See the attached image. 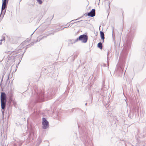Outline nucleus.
<instances>
[{"mask_svg": "<svg viewBox=\"0 0 146 146\" xmlns=\"http://www.w3.org/2000/svg\"><path fill=\"white\" fill-rule=\"evenodd\" d=\"M134 31L130 32L127 35L125 40V44L123 50L121 53L119 62L117 65V69L116 71L117 73H119V76H121L123 71L126 59L128 53L134 37Z\"/></svg>", "mask_w": 146, "mask_h": 146, "instance_id": "f257e3e1", "label": "nucleus"}, {"mask_svg": "<svg viewBox=\"0 0 146 146\" xmlns=\"http://www.w3.org/2000/svg\"><path fill=\"white\" fill-rule=\"evenodd\" d=\"M58 88H53L48 90L46 96L44 94V93L41 90H38V88H35L34 89V95L35 98L34 102L36 103L39 102H43L46 100L47 99H51L53 97Z\"/></svg>", "mask_w": 146, "mask_h": 146, "instance_id": "f03ea898", "label": "nucleus"}, {"mask_svg": "<svg viewBox=\"0 0 146 146\" xmlns=\"http://www.w3.org/2000/svg\"><path fill=\"white\" fill-rule=\"evenodd\" d=\"M0 100L1 112L3 114V116L4 111H5V108L6 107V102L7 101L6 94L5 92H1Z\"/></svg>", "mask_w": 146, "mask_h": 146, "instance_id": "7ed1b4c3", "label": "nucleus"}, {"mask_svg": "<svg viewBox=\"0 0 146 146\" xmlns=\"http://www.w3.org/2000/svg\"><path fill=\"white\" fill-rule=\"evenodd\" d=\"M88 38V36L87 35L85 34L81 35L76 39L70 40L68 43V45H70V44L72 45L73 43H74L79 40L81 41L83 43H85L87 42Z\"/></svg>", "mask_w": 146, "mask_h": 146, "instance_id": "20e7f679", "label": "nucleus"}, {"mask_svg": "<svg viewBox=\"0 0 146 146\" xmlns=\"http://www.w3.org/2000/svg\"><path fill=\"white\" fill-rule=\"evenodd\" d=\"M80 137L81 141L86 145L88 143L87 136V133L85 131V130H81L80 131Z\"/></svg>", "mask_w": 146, "mask_h": 146, "instance_id": "39448f33", "label": "nucleus"}, {"mask_svg": "<svg viewBox=\"0 0 146 146\" xmlns=\"http://www.w3.org/2000/svg\"><path fill=\"white\" fill-rule=\"evenodd\" d=\"M29 40H30L29 39L27 38L25 41L23 42L20 44V45L19 46V47L17 49V50H18L15 51V53H17L20 52H21V50L22 49L24 48V46L26 44L25 43H26L27 42H28Z\"/></svg>", "mask_w": 146, "mask_h": 146, "instance_id": "423d86ee", "label": "nucleus"}, {"mask_svg": "<svg viewBox=\"0 0 146 146\" xmlns=\"http://www.w3.org/2000/svg\"><path fill=\"white\" fill-rule=\"evenodd\" d=\"M42 128L44 129H46L48 128L49 126V123L48 121L46 119L43 117L42 118Z\"/></svg>", "mask_w": 146, "mask_h": 146, "instance_id": "0eeeda50", "label": "nucleus"}, {"mask_svg": "<svg viewBox=\"0 0 146 146\" xmlns=\"http://www.w3.org/2000/svg\"><path fill=\"white\" fill-rule=\"evenodd\" d=\"M34 132V129L32 127H31L30 129L29 133L28 135V137L27 138V139L29 141L33 140V137H34L33 136Z\"/></svg>", "mask_w": 146, "mask_h": 146, "instance_id": "6e6552de", "label": "nucleus"}, {"mask_svg": "<svg viewBox=\"0 0 146 146\" xmlns=\"http://www.w3.org/2000/svg\"><path fill=\"white\" fill-rule=\"evenodd\" d=\"M96 15V10L95 9H92L91 11L88 13H85L84 15L89 17H93L95 16Z\"/></svg>", "mask_w": 146, "mask_h": 146, "instance_id": "1a4fd4ad", "label": "nucleus"}, {"mask_svg": "<svg viewBox=\"0 0 146 146\" xmlns=\"http://www.w3.org/2000/svg\"><path fill=\"white\" fill-rule=\"evenodd\" d=\"M8 96L9 98V106H10L11 102L13 101V93L12 91H10Z\"/></svg>", "mask_w": 146, "mask_h": 146, "instance_id": "9d476101", "label": "nucleus"}, {"mask_svg": "<svg viewBox=\"0 0 146 146\" xmlns=\"http://www.w3.org/2000/svg\"><path fill=\"white\" fill-rule=\"evenodd\" d=\"M61 26L59 28H58L56 29H55L51 30L50 31H50L52 32H53V33H54L60 31L62 30L64 28H68V27H64L63 29H61Z\"/></svg>", "mask_w": 146, "mask_h": 146, "instance_id": "9b49d317", "label": "nucleus"}, {"mask_svg": "<svg viewBox=\"0 0 146 146\" xmlns=\"http://www.w3.org/2000/svg\"><path fill=\"white\" fill-rule=\"evenodd\" d=\"M100 37L101 39L102 40V42H104V39L105 38L104 37V34L103 32L102 31H100Z\"/></svg>", "mask_w": 146, "mask_h": 146, "instance_id": "f8f14e48", "label": "nucleus"}, {"mask_svg": "<svg viewBox=\"0 0 146 146\" xmlns=\"http://www.w3.org/2000/svg\"><path fill=\"white\" fill-rule=\"evenodd\" d=\"M34 44V42H33L27 45L26 46V48L25 49V50L24 52H25L26 49L27 48H29V47H31V46L33 45Z\"/></svg>", "mask_w": 146, "mask_h": 146, "instance_id": "ddd939ff", "label": "nucleus"}, {"mask_svg": "<svg viewBox=\"0 0 146 146\" xmlns=\"http://www.w3.org/2000/svg\"><path fill=\"white\" fill-rule=\"evenodd\" d=\"M42 141V139L41 138L38 137L37 140V143L36 144V145L38 146L41 143Z\"/></svg>", "mask_w": 146, "mask_h": 146, "instance_id": "4468645a", "label": "nucleus"}, {"mask_svg": "<svg viewBox=\"0 0 146 146\" xmlns=\"http://www.w3.org/2000/svg\"><path fill=\"white\" fill-rule=\"evenodd\" d=\"M97 47L100 49H102L103 48V45L101 42H99L97 44Z\"/></svg>", "mask_w": 146, "mask_h": 146, "instance_id": "2eb2a0df", "label": "nucleus"}, {"mask_svg": "<svg viewBox=\"0 0 146 146\" xmlns=\"http://www.w3.org/2000/svg\"><path fill=\"white\" fill-rule=\"evenodd\" d=\"M25 53V52H24L23 54H20L17 55L15 56H17V57H20V59H19V61H21V59L23 56V55L24 54V53Z\"/></svg>", "mask_w": 146, "mask_h": 146, "instance_id": "dca6fc26", "label": "nucleus"}, {"mask_svg": "<svg viewBox=\"0 0 146 146\" xmlns=\"http://www.w3.org/2000/svg\"><path fill=\"white\" fill-rule=\"evenodd\" d=\"M25 53V52H24L23 54H20L17 55L15 56H17V57H20V59H19V61H21V59L23 56V55L24 54V53Z\"/></svg>", "mask_w": 146, "mask_h": 146, "instance_id": "f3484780", "label": "nucleus"}, {"mask_svg": "<svg viewBox=\"0 0 146 146\" xmlns=\"http://www.w3.org/2000/svg\"><path fill=\"white\" fill-rule=\"evenodd\" d=\"M37 2L40 5L42 3V0H36Z\"/></svg>", "mask_w": 146, "mask_h": 146, "instance_id": "a211bd4d", "label": "nucleus"}, {"mask_svg": "<svg viewBox=\"0 0 146 146\" xmlns=\"http://www.w3.org/2000/svg\"><path fill=\"white\" fill-rule=\"evenodd\" d=\"M109 54V51L108 52L107 55V62L108 63V66H109V63H108V55Z\"/></svg>", "mask_w": 146, "mask_h": 146, "instance_id": "6ab92c4d", "label": "nucleus"}, {"mask_svg": "<svg viewBox=\"0 0 146 146\" xmlns=\"http://www.w3.org/2000/svg\"><path fill=\"white\" fill-rule=\"evenodd\" d=\"M77 21V22H74V23H71L68 26V27L69 26H71L73 24H74L75 23H76L78 22H80L81 21Z\"/></svg>", "mask_w": 146, "mask_h": 146, "instance_id": "aec40b11", "label": "nucleus"}, {"mask_svg": "<svg viewBox=\"0 0 146 146\" xmlns=\"http://www.w3.org/2000/svg\"><path fill=\"white\" fill-rule=\"evenodd\" d=\"M51 31H49V32H49L50 33H48L47 34V36H48L51 34H52V35H54V33H53V32L52 33H51Z\"/></svg>", "mask_w": 146, "mask_h": 146, "instance_id": "412c9836", "label": "nucleus"}, {"mask_svg": "<svg viewBox=\"0 0 146 146\" xmlns=\"http://www.w3.org/2000/svg\"><path fill=\"white\" fill-rule=\"evenodd\" d=\"M83 16L79 17V18H78L77 19H74V20H72L69 23H70L72 21H76V20H78V19H80L82 17H83Z\"/></svg>", "mask_w": 146, "mask_h": 146, "instance_id": "4be33fe9", "label": "nucleus"}, {"mask_svg": "<svg viewBox=\"0 0 146 146\" xmlns=\"http://www.w3.org/2000/svg\"><path fill=\"white\" fill-rule=\"evenodd\" d=\"M77 55H74V57H71V58L73 60V61H74V60L75 58H76L77 57Z\"/></svg>", "mask_w": 146, "mask_h": 146, "instance_id": "5701e85b", "label": "nucleus"}, {"mask_svg": "<svg viewBox=\"0 0 146 146\" xmlns=\"http://www.w3.org/2000/svg\"><path fill=\"white\" fill-rule=\"evenodd\" d=\"M117 44L116 42H114V46H115V49L116 51V48H117Z\"/></svg>", "mask_w": 146, "mask_h": 146, "instance_id": "b1692460", "label": "nucleus"}, {"mask_svg": "<svg viewBox=\"0 0 146 146\" xmlns=\"http://www.w3.org/2000/svg\"><path fill=\"white\" fill-rule=\"evenodd\" d=\"M113 119L114 120H116L117 119V117L116 116H113Z\"/></svg>", "mask_w": 146, "mask_h": 146, "instance_id": "393cba45", "label": "nucleus"}, {"mask_svg": "<svg viewBox=\"0 0 146 146\" xmlns=\"http://www.w3.org/2000/svg\"><path fill=\"white\" fill-rule=\"evenodd\" d=\"M102 66H103L105 67L106 66V64H103L102 65H101Z\"/></svg>", "mask_w": 146, "mask_h": 146, "instance_id": "a878e982", "label": "nucleus"}, {"mask_svg": "<svg viewBox=\"0 0 146 146\" xmlns=\"http://www.w3.org/2000/svg\"><path fill=\"white\" fill-rule=\"evenodd\" d=\"M2 39H5V36L4 35H3L2 36Z\"/></svg>", "mask_w": 146, "mask_h": 146, "instance_id": "bb28decb", "label": "nucleus"}, {"mask_svg": "<svg viewBox=\"0 0 146 146\" xmlns=\"http://www.w3.org/2000/svg\"><path fill=\"white\" fill-rule=\"evenodd\" d=\"M38 41H40V40H42V38H39V37H38Z\"/></svg>", "mask_w": 146, "mask_h": 146, "instance_id": "cd10ccee", "label": "nucleus"}, {"mask_svg": "<svg viewBox=\"0 0 146 146\" xmlns=\"http://www.w3.org/2000/svg\"><path fill=\"white\" fill-rule=\"evenodd\" d=\"M47 36V35L46 36H43V37H42V39H43L44 38L46 37Z\"/></svg>", "mask_w": 146, "mask_h": 146, "instance_id": "c85d7f7f", "label": "nucleus"}, {"mask_svg": "<svg viewBox=\"0 0 146 146\" xmlns=\"http://www.w3.org/2000/svg\"><path fill=\"white\" fill-rule=\"evenodd\" d=\"M4 40H5L4 39H1L0 40V41H1V42L2 41H4Z\"/></svg>", "mask_w": 146, "mask_h": 146, "instance_id": "c756f323", "label": "nucleus"}, {"mask_svg": "<svg viewBox=\"0 0 146 146\" xmlns=\"http://www.w3.org/2000/svg\"><path fill=\"white\" fill-rule=\"evenodd\" d=\"M39 42L38 39H37L36 41H34V42Z\"/></svg>", "mask_w": 146, "mask_h": 146, "instance_id": "7c9ffc66", "label": "nucleus"}, {"mask_svg": "<svg viewBox=\"0 0 146 146\" xmlns=\"http://www.w3.org/2000/svg\"><path fill=\"white\" fill-rule=\"evenodd\" d=\"M9 75H8V78L7 80V81H8V80H9Z\"/></svg>", "mask_w": 146, "mask_h": 146, "instance_id": "2f4dec72", "label": "nucleus"}, {"mask_svg": "<svg viewBox=\"0 0 146 146\" xmlns=\"http://www.w3.org/2000/svg\"><path fill=\"white\" fill-rule=\"evenodd\" d=\"M21 145H22L21 144H18L19 146H21Z\"/></svg>", "mask_w": 146, "mask_h": 146, "instance_id": "473e14b6", "label": "nucleus"}, {"mask_svg": "<svg viewBox=\"0 0 146 146\" xmlns=\"http://www.w3.org/2000/svg\"><path fill=\"white\" fill-rule=\"evenodd\" d=\"M78 127L79 128L80 127V125H79V124L78 123Z\"/></svg>", "mask_w": 146, "mask_h": 146, "instance_id": "72a5a7b5", "label": "nucleus"}, {"mask_svg": "<svg viewBox=\"0 0 146 146\" xmlns=\"http://www.w3.org/2000/svg\"><path fill=\"white\" fill-rule=\"evenodd\" d=\"M35 30L34 31V32L31 35V36L34 33V32L35 31Z\"/></svg>", "mask_w": 146, "mask_h": 146, "instance_id": "f704fd0d", "label": "nucleus"}, {"mask_svg": "<svg viewBox=\"0 0 146 146\" xmlns=\"http://www.w3.org/2000/svg\"><path fill=\"white\" fill-rule=\"evenodd\" d=\"M2 44V42H0V45H1V44Z\"/></svg>", "mask_w": 146, "mask_h": 146, "instance_id": "c9c22d12", "label": "nucleus"}, {"mask_svg": "<svg viewBox=\"0 0 146 146\" xmlns=\"http://www.w3.org/2000/svg\"><path fill=\"white\" fill-rule=\"evenodd\" d=\"M137 91L138 93H139V90L138 89H137Z\"/></svg>", "mask_w": 146, "mask_h": 146, "instance_id": "e433bc0d", "label": "nucleus"}, {"mask_svg": "<svg viewBox=\"0 0 146 146\" xmlns=\"http://www.w3.org/2000/svg\"><path fill=\"white\" fill-rule=\"evenodd\" d=\"M87 103H86L85 104V106H86V105H87Z\"/></svg>", "mask_w": 146, "mask_h": 146, "instance_id": "4c0bfd02", "label": "nucleus"}, {"mask_svg": "<svg viewBox=\"0 0 146 146\" xmlns=\"http://www.w3.org/2000/svg\"><path fill=\"white\" fill-rule=\"evenodd\" d=\"M71 110H72V111H73V109H72Z\"/></svg>", "mask_w": 146, "mask_h": 146, "instance_id": "58836bf2", "label": "nucleus"}, {"mask_svg": "<svg viewBox=\"0 0 146 146\" xmlns=\"http://www.w3.org/2000/svg\"><path fill=\"white\" fill-rule=\"evenodd\" d=\"M127 68H126V70H125V71H126V69H127Z\"/></svg>", "mask_w": 146, "mask_h": 146, "instance_id": "ea45409f", "label": "nucleus"}, {"mask_svg": "<svg viewBox=\"0 0 146 146\" xmlns=\"http://www.w3.org/2000/svg\"><path fill=\"white\" fill-rule=\"evenodd\" d=\"M125 74V72L124 73V76Z\"/></svg>", "mask_w": 146, "mask_h": 146, "instance_id": "a19ab883", "label": "nucleus"}, {"mask_svg": "<svg viewBox=\"0 0 146 146\" xmlns=\"http://www.w3.org/2000/svg\"><path fill=\"white\" fill-rule=\"evenodd\" d=\"M99 3H100L99 2V3L98 4V5H99Z\"/></svg>", "mask_w": 146, "mask_h": 146, "instance_id": "79ce46f5", "label": "nucleus"}, {"mask_svg": "<svg viewBox=\"0 0 146 146\" xmlns=\"http://www.w3.org/2000/svg\"><path fill=\"white\" fill-rule=\"evenodd\" d=\"M1 89H2V90L3 89H2V86H1Z\"/></svg>", "mask_w": 146, "mask_h": 146, "instance_id": "37998d69", "label": "nucleus"}, {"mask_svg": "<svg viewBox=\"0 0 146 146\" xmlns=\"http://www.w3.org/2000/svg\"><path fill=\"white\" fill-rule=\"evenodd\" d=\"M22 0H20V1H21Z\"/></svg>", "mask_w": 146, "mask_h": 146, "instance_id": "c03bdc74", "label": "nucleus"}, {"mask_svg": "<svg viewBox=\"0 0 146 146\" xmlns=\"http://www.w3.org/2000/svg\"><path fill=\"white\" fill-rule=\"evenodd\" d=\"M113 31H112L113 33Z\"/></svg>", "mask_w": 146, "mask_h": 146, "instance_id": "a18cd8bd", "label": "nucleus"}, {"mask_svg": "<svg viewBox=\"0 0 146 146\" xmlns=\"http://www.w3.org/2000/svg\"><path fill=\"white\" fill-rule=\"evenodd\" d=\"M100 26H100L99 29H100Z\"/></svg>", "mask_w": 146, "mask_h": 146, "instance_id": "49530a36", "label": "nucleus"}, {"mask_svg": "<svg viewBox=\"0 0 146 146\" xmlns=\"http://www.w3.org/2000/svg\"><path fill=\"white\" fill-rule=\"evenodd\" d=\"M112 35H113V34H112Z\"/></svg>", "mask_w": 146, "mask_h": 146, "instance_id": "de8ad7c7", "label": "nucleus"}, {"mask_svg": "<svg viewBox=\"0 0 146 146\" xmlns=\"http://www.w3.org/2000/svg\"><path fill=\"white\" fill-rule=\"evenodd\" d=\"M2 146H4V145H2Z\"/></svg>", "mask_w": 146, "mask_h": 146, "instance_id": "09e8293b", "label": "nucleus"}]
</instances>
